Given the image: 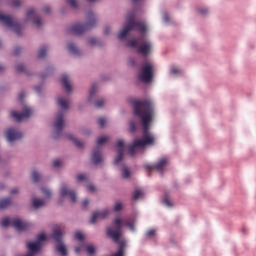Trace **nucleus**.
<instances>
[{
	"label": "nucleus",
	"instance_id": "1",
	"mask_svg": "<svg viewBox=\"0 0 256 256\" xmlns=\"http://www.w3.org/2000/svg\"><path fill=\"white\" fill-rule=\"evenodd\" d=\"M155 105L151 100H143L134 102V115L135 117L130 121V132L135 133L137 131V125H141L143 134L141 138H136L128 145L127 151L130 157H135L139 153L145 151V147H153L155 145V135L149 132L151 124L153 123V117L155 115ZM140 122H137V118Z\"/></svg>",
	"mask_w": 256,
	"mask_h": 256
},
{
	"label": "nucleus",
	"instance_id": "2",
	"mask_svg": "<svg viewBox=\"0 0 256 256\" xmlns=\"http://www.w3.org/2000/svg\"><path fill=\"white\" fill-rule=\"evenodd\" d=\"M133 29L139 31L141 36L139 38L128 39L126 42L127 47L136 49L137 53L142 55V57H149V55L153 53V42H151V40L147 39V36H145V33L149 31V28L147 27V23L135 21L134 13H128L126 15V22L123 29L120 30L118 34V39H125V37H127L130 31H133Z\"/></svg>",
	"mask_w": 256,
	"mask_h": 256
},
{
	"label": "nucleus",
	"instance_id": "3",
	"mask_svg": "<svg viewBox=\"0 0 256 256\" xmlns=\"http://www.w3.org/2000/svg\"><path fill=\"white\" fill-rule=\"evenodd\" d=\"M57 105L62 111H59L56 114V118L54 121V139H59L61 131H63V128L65 127L64 111H69V109H71V99L69 98V96H58Z\"/></svg>",
	"mask_w": 256,
	"mask_h": 256
},
{
	"label": "nucleus",
	"instance_id": "4",
	"mask_svg": "<svg viewBox=\"0 0 256 256\" xmlns=\"http://www.w3.org/2000/svg\"><path fill=\"white\" fill-rule=\"evenodd\" d=\"M99 22V19L97 18V15L93 12H88L86 14V23L85 24H74L70 31L74 35H83L85 31H89V29H93L94 27H97V23Z\"/></svg>",
	"mask_w": 256,
	"mask_h": 256
},
{
	"label": "nucleus",
	"instance_id": "5",
	"mask_svg": "<svg viewBox=\"0 0 256 256\" xmlns=\"http://www.w3.org/2000/svg\"><path fill=\"white\" fill-rule=\"evenodd\" d=\"M0 23L8 27V29H12L16 35H21V31H23V27L17 22V19L10 15L0 13Z\"/></svg>",
	"mask_w": 256,
	"mask_h": 256
},
{
	"label": "nucleus",
	"instance_id": "6",
	"mask_svg": "<svg viewBox=\"0 0 256 256\" xmlns=\"http://www.w3.org/2000/svg\"><path fill=\"white\" fill-rule=\"evenodd\" d=\"M11 225L17 231H27L29 227H31V223L25 222L19 218L9 220L8 218H4L1 222L2 227H9Z\"/></svg>",
	"mask_w": 256,
	"mask_h": 256
},
{
	"label": "nucleus",
	"instance_id": "7",
	"mask_svg": "<svg viewBox=\"0 0 256 256\" xmlns=\"http://www.w3.org/2000/svg\"><path fill=\"white\" fill-rule=\"evenodd\" d=\"M138 78L143 83H151L153 81V64L151 62H145L141 66Z\"/></svg>",
	"mask_w": 256,
	"mask_h": 256
},
{
	"label": "nucleus",
	"instance_id": "8",
	"mask_svg": "<svg viewBox=\"0 0 256 256\" xmlns=\"http://www.w3.org/2000/svg\"><path fill=\"white\" fill-rule=\"evenodd\" d=\"M109 141V136H101L97 139V147L92 152V161L94 165H99L103 161V155L101 154V145Z\"/></svg>",
	"mask_w": 256,
	"mask_h": 256
},
{
	"label": "nucleus",
	"instance_id": "9",
	"mask_svg": "<svg viewBox=\"0 0 256 256\" xmlns=\"http://www.w3.org/2000/svg\"><path fill=\"white\" fill-rule=\"evenodd\" d=\"M52 238L56 241V251L62 256H67V246L63 243V230L54 229Z\"/></svg>",
	"mask_w": 256,
	"mask_h": 256
},
{
	"label": "nucleus",
	"instance_id": "10",
	"mask_svg": "<svg viewBox=\"0 0 256 256\" xmlns=\"http://www.w3.org/2000/svg\"><path fill=\"white\" fill-rule=\"evenodd\" d=\"M167 165H169V158L163 157L160 158L155 165L145 164L144 168L147 169L148 171H153L154 169L155 171H158V173H163Z\"/></svg>",
	"mask_w": 256,
	"mask_h": 256
},
{
	"label": "nucleus",
	"instance_id": "11",
	"mask_svg": "<svg viewBox=\"0 0 256 256\" xmlns=\"http://www.w3.org/2000/svg\"><path fill=\"white\" fill-rule=\"evenodd\" d=\"M31 115H33V109L27 105H24L21 113H18L17 111L11 112V117H13L15 121H18V123L21 121H25V119H29Z\"/></svg>",
	"mask_w": 256,
	"mask_h": 256
},
{
	"label": "nucleus",
	"instance_id": "12",
	"mask_svg": "<svg viewBox=\"0 0 256 256\" xmlns=\"http://www.w3.org/2000/svg\"><path fill=\"white\" fill-rule=\"evenodd\" d=\"M111 215V210L106 208L102 210H96L93 212L91 218H90V223L92 225H95L98 221H103L104 219H107Z\"/></svg>",
	"mask_w": 256,
	"mask_h": 256
},
{
	"label": "nucleus",
	"instance_id": "13",
	"mask_svg": "<svg viewBox=\"0 0 256 256\" xmlns=\"http://www.w3.org/2000/svg\"><path fill=\"white\" fill-rule=\"evenodd\" d=\"M60 197H69L72 203H77V194L66 183L60 186Z\"/></svg>",
	"mask_w": 256,
	"mask_h": 256
},
{
	"label": "nucleus",
	"instance_id": "14",
	"mask_svg": "<svg viewBox=\"0 0 256 256\" xmlns=\"http://www.w3.org/2000/svg\"><path fill=\"white\" fill-rule=\"evenodd\" d=\"M26 21H31L35 26L41 27L43 21H41V16L35 11V9L30 8L26 13Z\"/></svg>",
	"mask_w": 256,
	"mask_h": 256
},
{
	"label": "nucleus",
	"instance_id": "15",
	"mask_svg": "<svg viewBox=\"0 0 256 256\" xmlns=\"http://www.w3.org/2000/svg\"><path fill=\"white\" fill-rule=\"evenodd\" d=\"M117 148V156L114 159V164L119 165L121 161H123V156L125 155V141L123 139H119L116 142Z\"/></svg>",
	"mask_w": 256,
	"mask_h": 256
},
{
	"label": "nucleus",
	"instance_id": "16",
	"mask_svg": "<svg viewBox=\"0 0 256 256\" xmlns=\"http://www.w3.org/2000/svg\"><path fill=\"white\" fill-rule=\"evenodd\" d=\"M23 138V133L16 128H9L6 131V139L8 143H13L14 141H19Z\"/></svg>",
	"mask_w": 256,
	"mask_h": 256
},
{
	"label": "nucleus",
	"instance_id": "17",
	"mask_svg": "<svg viewBox=\"0 0 256 256\" xmlns=\"http://www.w3.org/2000/svg\"><path fill=\"white\" fill-rule=\"evenodd\" d=\"M97 93H99V84L94 83L91 85L89 90V95L87 97L88 103H93L95 101V97H97Z\"/></svg>",
	"mask_w": 256,
	"mask_h": 256
},
{
	"label": "nucleus",
	"instance_id": "18",
	"mask_svg": "<svg viewBox=\"0 0 256 256\" xmlns=\"http://www.w3.org/2000/svg\"><path fill=\"white\" fill-rule=\"evenodd\" d=\"M61 83H62V86L64 87L66 93H71V91H73V84H71V80L69 79V76L62 75Z\"/></svg>",
	"mask_w": 256,
	"mask_h": 256
},
{
	"label": "nucleus",
	"instance_id": "19",
	"mask_svg": "<svg viewBox=\"0 0 256 256\" xmlns=\"http://www.w3.org/2000/svg\"><path fill=\"white\" fill-rule=\"evenodd\" d=\"M67 49L69 53H71V55H75V57H79V55H81V50H79L77 45H75L73 42H69L67 44Z\"/></svg>",
	"mask_w": 256,
	"mask_h": 256
},
{
	"label": "nucleus",
	"instance_id": "20",
	"mask_svg": "<svg viewBox=\"0 0 256 256\" xmlns=\"http://www.w3.org/2000/svg\"><path fill=\"white\" fill-rule=\"evenodd\" d=\"M45 205V200L41 198H32V207L33 209H41Z\"/></svg>",
	"mask_w": 256,
	"mask_h": 256
},
{
	"label": "nucleus",
	"instance_id": "21",
	"mask_svg": "<svg viewBox=\"0 0 256 256\" xmlns=\"http://www.w3.org/2000/svg\"><path fill=\"white\" fill-rule=\"evenodd\" d=\"M209 13H211V11L207 6H200L197 8V14L200 15V17H208Z\"/></svg>",
	"mask_w": 256,
	"mask_h": 256
},
{
	"label": "nucleus",
	"instance_id": "22",
	"mask_svg": "<svg viewBox=\"0 0 256 256\" xmlns=\"http://www.w3.org/2000/svg\"><path fill=\"white\" fill-rule=\"evenodd\" d=\"M41 173H39V171L37 170H33L31 172V180L33 181V183H39L41 181Z\"/></svg>",
	"mask_w": 256,
	"mask_h": 256
},
{
	"label": "nucleus",
	"instance_id": "23",
	"mask_svg": "<svg viewBox=\"0 0 256 256\" xmlns=\"http://www.w3.org/2000/svg\"><path fill=\"white\" fill-rule=\"evenodd\" d=\"M68 138L73 141L74 145H76V147H78L79 149H82V147H85V143H83V141L75 138V136L73 135H69Z\"/></svg>",
	"mask_w": 256,
	"mask_h": 256
},
{
	"label": "nucleus",
	"instance_id": "24",
	"mask_svg": "<svg viewBox=\"0 0 256 256\" xmlns=\"http://www.w3.org/2000/svg\"><path fill=\"white\" fill-rule=\"evenodd\" d=\"M49 51V47L47 46H42L39 51H38V58L39 59H44V57L47 56V53Z\"/></svg>",
	"mask_w": 256,
	"mask_h": 256
},
{
	"label": "nucleus",
	"instance_id": "25",
	"mask_svg": "<svg viewBox=\"0 0 256 256\" xmlns=\"http://www.w3.org/2000/svg\"><path fill=\"white\" fill-rule=\"evenodd\" d=\"M88 45H90V47H97L99 45H101V42L99 41V39L95 38V37H90L87 40Z\"/></svg>",
	"mask_w": 256,
	"mask_h": 256
},
{
	"label": "nucleus",
	"instance_id": "26",
	"mask_svg": "<svg viewBox=\"0 0 256 256\" xmlns=\"http://www.w3.org/2000/svg\"><path fill=\"white\" fill-rule=\"evenodd\" d=\"M11 205V199L4 198L0 200V209H7Z\"/></svg>",
	"mask_w": 256,
	"mask_h": 256
},
{
	"label": "nucleus",
	"instance_id": "27",
	"mask_svg": "<svg viewBox=\"0 0 256 256\" xmlns=\"http://www.w3.org/2000/svg\"><path fill=\"white\" fill-rule=\"evenodd\" d=\"M66 4L71 9H79V0H66Z\"/></svg>",
	"mask_w": 256,
	"mask_h": 256
},
{
	"label": "nucleus",
	"instance_id": "28",
	"mask_svg": "<svg viewBox=\"0 0 256 256\" xmlns=\"http://www.w3.org/2000/svg\"><path fill=\"white\" fill-rule=\"evenodd\" d=\"M122 177L123 179H129L131 177V171L125 165L122 166Z\"/></svg>",
	"mask_w": 256,
	"mask_h": 256
},
{
	"label": "nucleus",
	"instance_id": "29",
	"mask_svg": "<svg viewBox=\"0 0 256 256\" xmlns=\"http://www.w3.org/2000/svg\"><path fill=\"white\" fill-rule=\"evenodd\" d=\"M163 203L166 207H173V201H171V196H169V194L164 195Z\"/></svg>",
	"mask_w": 256,
	"mask_h": 256
},
{
	"label": "nucleus",
	"instance_id": "30",
	"mask_svg": "<svg viewBox=\"0 0 256 256\" xmlns=\"http://www.w3.org/2000/svg\"><path fill=\"white\" fill-rule=\"evenodd\" d=\"M105 103H107V101L104 98H99L94 102V106L97 109H101V107H103Z\"/></svg>",
	"mask_w": 256,
	"mask_h": 256
},
{
	"label": "nucleus",
	"instance_id": "31",
	"mask_svg": "<svg viewBox=\"0 0 256 256\" xmlns=\"http://www.w3.org/2000/svg\"><path fill=\"white\" fill-rule=\"evenodd\" d=\"M86 251L88 255H95L97 252V248L93 244H89L86 246Z\"/></svg>",
	"mask_w": 256,
	"mask_h": 256
},
{
	"label": "nucleus",
	"instance_id": "32",
	"mask_svg": "<svg viewBox=\"0 0 256 256\" xmlns=\"http://www.w3.org/2000/svg\"><path fill=\"white\" fill-rule=\"evenodd\" d=\"M143 197V191L141 189H136L133 194L134 201H137V199H141Z\"/></svg>",
	"mask_w": 256,
	"mask_h": 256
},
{
	"label": "nucleus",
	"instance_id": "33",
	"mask_svg": "<svg viewBox=\"0 0 256 256\" xmlns=\"http://www.w3.org/2000/svg\"><path fill=\"white\" fill-rule=\"evenodd\" d=\"M77 183H83V181H87V175L86 174H78L76 176Z\"/></svg>",
	"mask_w": 256,
	"mask_h": 256
},
{
	"label": "nucleus",
	"instance_id": "34",
	"mask_svg": "<svg viewBox=\"0 0 256 256\" xmlns=\"http://www.w3.org/2000/svg\"><path fill=\"white\" fill-rule=\"evenodd\" d=\"M10 7H21V0H11L9 3Z\"/></svg>",
	"mask_w": 256,
	"mask_h": 256
},
{
	"label": "nucleus",
	"instance_id": "35",
	"mask_svg": "<svg viewBox=\"0 0 256 256\" xmlns=\"http://www.w3.org/2000/svg\"><path fill=\"white\" fill-rule=\"evenodd\" d=\"M52 165L55 169H59V167L63 165V161H61L60 159H56L52 162Z\"/></svg>",
	"mask_w": 256,
	"mask_h": 256
},
{
	"label": "nucleus",
	"instance_id": "36",
	"mask_svg": "<svg viewBox=\"0 0 256 256\" xmlns=\"http://www.w3.org/2000/svg\"><path fill=\"white\" fill-rule=\"evenodd\" d=\"M41 191L45 197L50 198L51 195H53V193L48 188H42Z\"/></svg>",
	"mask_w": 256,
	"mask_h": 256
},
{
	"label": "nucleus",
	"instance_id": "37",
	"mask_svg": "<svg viewBox=\"0 0 256 256\" xmlns=\"http://www.w3.org/2000/svg\"><path fill=\"white\" fill-rule=\"evenodd\" d=\"M181 73V70L175 66L171 67L170 69V74L171 75H179Z\"/></svg>",
	"mask_w": 256,
	"mask_h": 256
},
{
	"label": "nucleus",
	"instance_id": "38",
	"mask_svg": "<svg viewBox=\"0 0 256 256\" xmlns=\"http://www.w3.org/2000/svg\"><path fill=\"white\" fill-rule=\"evenodd\" d=\"M121 209H123V204L120 202H117L116 204H114L113 210L117 213L119 211H121Z\"/></svg>",
	"mask_w": 256,
	"mask_h": 256
},
{
	"label": "nucleus",
	"instance_id": "39",
	"mask_svg": "<svg viewBox=\"0 0 256 256\" xmlns=\"http://www.w3.org/2000/svg\"><path fill=\"white\" fill-rule=\"evenodd\" d=\"M16 70L18 71V73H24L25 65L24 64H17L16 65Z\"/></svg>",
	"mask_w": 256,
	"mask_h": 256
},
{
	"label": "nucleus",
	"instance_id": "40",
	"mask_svg": "<svg viewBox=\"0 0 256 256\" xmlns=\"http://www.w3.org/2000/svg\"><path fill=\"white\" fill-rule=\"evenodd\" d=\"M75 239H77L78 241H83V239H85V236H83V233L77 231L75 233Z\"/></svg>",
	"mask_w": 256,
	"mask_h": 256
},
{
	"label": "nucleus",
	"instance_id": "41",
	"mask_svg": "<svg viewBox=\"0 0 256 256\" xmlns=\"http://www.w3.org/2000/svg\"><path fill=\"white\" fill-rule=\"evenodd\" d=\"M106 123H107V120L105 118H99L98 119L99 127H105Z\"/></svg>",
	"mask_w": 256,
	"mask_h": 256
},
{
	"label": "nucleus",
	"instance_id": "42",
	"mask_svg": "<svg viewBox=\"0 0 256 256\" xmlns=\"http://www.w3.org/2000/svg\"><path fill=\"white\" fill-rule=\"evenodd\" d=\"M128 63L131 67H135V65H137V60L135 58H129Z\"/></svg>",
	"mask_w": 256,
	"mask_h": 256
},
{
	"label": "nucleus",
	"instance_id": "43",
	"mask_svg": "<svg viewBox=\"0 0 256 256\" xmlns=\"http://www.w3.org/2000/svg\"><path fill=\"white\" fill-rule=\"evenodd\" d=\"M146 237H155V230L151 229L146 232Z\"/></svg>",
	"mask_w": 256,
	"mask_h": 256
},
{
	"label": "nucleus",
	"instance_id": "44",
	"mask_svg": "<svg viewBox=\"0 0 256 256\" xmlns=\"http://www.w3.org/2000/svg\"><path fill=\"white\" fill-rule=\"evenodd\" d=\"M111 33V26L104 27V35H109Z\"/></svg>",
	"mask_w": 256,
	"mask_h": 256
},
{
	"label": "nucleus",
	"instance_id": "45",
	"mask_svg": "<svg viewBox=\"0 0 256 256\" xmlns=\"http://www.w3.org/2000/svg\"><path fill=\"white\" fill-rule=\"evenodd\" d=\"M163 21H164V23H169V14H167V13L163 14Z\"/></svg>",
	"mask_w": 256,
	"mask_h": 256
},
{
	"label": "nucleus",
	"instance_id": "46",
	"mask_svg": "<svg viewBox=\"0 0 256 256\" xmlns=\"http://www.w3.org/2000/svg\"><path fill=\"white\" fill-rule=\"evenodd\" d=\"M144 1L145 0H132V3H134V5H141Z\"/></svg>",
	"mask_w": 256,
	"mask_h": 256
},
{
	"label": "nucleus",
	"instance_id": "47",
	"mask_svg": "<svg viewBox=\"0 0 256 256\" xmlns=\"http://www.w3.org/2000/svg\"><path fill=\"white\" fill-rule=\"evenodd\" d=\"M23 99H25V92H20V94L18 96V100L23 101Z\"/></svg>",
	"mask_w": 256,
	"mask_h": 256
},
{
	"label": "nucleus",
	"instance_id": "48",
	"mask_svg": "<svg viewBox=\"0 0 256 256\" xmlns=\"http://www.w3.org/2000/svg\"><path fill=\"white\" fill-rule=\"evenodd\" d=\"M87 189H88V191H90V193H93L95 191V186L90 184L87 186Z\"/></svg>",
	"mask_w": 256,
	"mask_h": 256
},
{
	"label": "nucleus",
	"instance_id": "49",
	"mask_svg": "<svg viewBox=\"0 0 256 256\" xmlns=\"http://www.w3.org/2000/svg\"><path fill=\"white\" fill-rule=\"evenodd\" d=\"M10 193L11 195H17V193H19V188H13Z\"/></svg>",
	"mask_w": 256,
	"mask_h": 256
},
{
	"label": "nucleus",
	"instance_id": "50",
	"mask_svg": "<svg viewBox=\"0 0 256 256\" xmlns=\"http://www.w3.org/2000/svg\"><path fill=\"white\" fill-rule=\"evenodd\" d=\"M19 53H21V48L16 47V48L14 49V55H19Z\"/></svg>",
	"mask_w": 256,
	"mask_h": 256
},
{
	"label": "nucleus",
	"instance_id": "51",
	"mask_svg": "<svg viewBox=\"0 0 256 256\" xmlns=\"http://www.w3.org/2000/svg\"><path fill=\"white\" fill-rule=\"evenodd\" d=\"M82 205H83V207H87V205H89V200L85 199V200L82 202Z\"/></svg>",
	"mask_w": 256,
	"mask_h": 256
},
{
	"label": "nucleus",
	"instance_id": "52",
	"mask_svg": "<svg viewBox=\"0 0 256 256\" xmlns=\"http://www.w3.org/2000/svg\"><path fill=\"white\" fill-rule=\"evenodd\" d=\"M89 133H91V130H89V129L83 130V134L84 135H89Z\"/></svg>",
	"mask_w": 256,
	"mask_h": 256
},
{
	"label": "nucleus",
	"instance_id": "53",
	"mask_svg": "<svg viewBox=\"0 0 256 256\" xmlns=\"http://www.w3.org/2000/svg\"><path fill=\"white\" fill-rule=\"evenodd\" d=\"M35 90L37 91V93H41V86H36Z\"/></svg>",
	"mask_w": 256,
	"mask_h": 256
},
{
	"label": "nucleus",
	"instance_id": "54",
	"mask_svg": "<svg viewBox=\"0 0 256 256\" xmlns=\"http://www.w3.org/2000/svg\"><path fill=\"white\" fill-rule=\"evenodd\" d=\"M49 11H51V8H50V7L44 8V13H49Z\"/></svg>",
	"mask_w": 256,
	"mask_h": 256
},
{
	"label": "nucleus",
	"instance_id": "55",
	"mask_svg": "<svg viewBox=\"0 0 256 256\" xmlns=\"http://www.w3.org/2000/svg\"><path fill=\"white\" fill-rule=\"evenodd\" d=\"M81 251V247H76L75 248V253H79Z\"/></svg>",
	"mask_w": 256,
	"mask_h": 256
},
{
	"label": "nucleus",
	"instance_id": "56",
	"mask_svg": "<svg viewBox=\"0 0 256 256\" xmlns=\"http://www.w3.org/2000/svg\"><path fill=\"white\" fill-rule=\"evenodd\" d=\"M86 1H88V3H97V1L99 0H86Z\"/></svg>",
	"mask_w": 256,
	"mask_h": 256
},
{
	"label": "nucleus",
	"instance_id": "57",
	"mask_svg": "<svg viewBox=\"0 0 256 256\" xmlns=\"http://www.w3.org/2000/svg\"><path fill=\"white\" fill-rule=\"evenodd\" d=\"M5 69V66L0 64V72L3 71Z\"/></svg>",
	"mask_w": 256,
	"mask_h": 256
}]
</instances>
